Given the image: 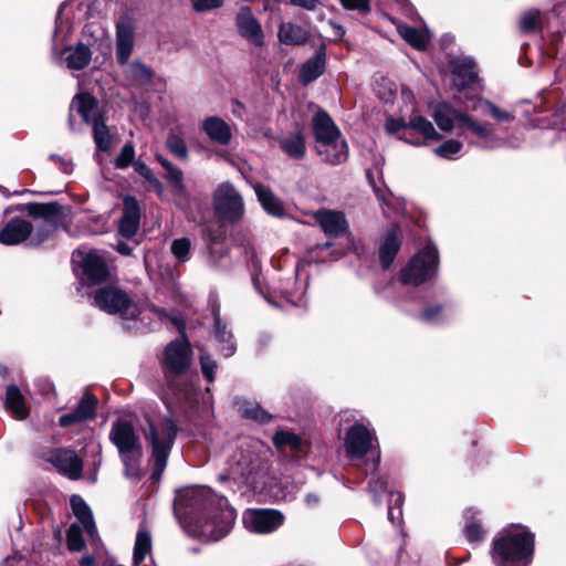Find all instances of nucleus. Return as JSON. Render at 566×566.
Returning a JSON list of instances; mask_svg holds the SVG:
<instances>
[{"label":"nucleus","instance_id":"12","mask_svg":"<svg viewBox=\"0 0 566 566\" xmlns=\"http://www.w3.org/2000/svg\"><path fill=\"white\" fill-rule=\"evenodd\" d=\"M377 437L373 428L363 422H356L346 432L344 447L350 460L363 459L369 452L376 451Z\"/></svg>","mask_w":566,"mask_h":566},{"label":"nucleus","instance_id":"19","mask_svg":"<svg viewBox=\"0 0 566 566\" xmlns=\"http://www.w3.org/2000/svg\"><path fill=\"white\" fill-rule=\"evenodd\" d=\"M430 114L438 127L444 133H451L455 123L462 127V118L468 116V114L455 109L447 103H437L430 105Z\"/></svg>","mask_w":566,"mask_h":566},{"label":"nucleus","instance_id":"9","mask_svg":"<svg viewBox=\"0 0 566 566\" xmlns=\"http://www.w3.org/2000/svg\"><path fill=\"white\" fill-rule=\"evenodd\" d=\"M24 210L30 217L40 219L39 222L33 224L32 234L29 237L31 245H40L55 230L56 222L61 216V206L56 202H31L25 205Z\"/></svg>","mask_w":566,"mask_h":566},{"label":"nucleus","instance_id":"23","mask_svg":"<svg viewBox=\"0 0 566 566\" xmlns=\"http://www.w3.org/2000/svg\"><path fill=\"white\" fill-rule=\"evenodd\" d=\"M139 220L140 210L138 201L132 196H126L124 198L123 216L118 226L119 233L127 239L133 238L139 228Z\"/></svg>","mask_w":566,"mask_h":566},{"label":"nucleus","instance_id":"27","mask_svg":"<svg viewBox=\"0 0 566 566\" xmlns=\"http://www.w3.org/2000/svg\"><path fill=\"white\" fill-rule=\"evenodd\" d=\"M201 129L213 143L226 146L231 142L232 130L230 125L218 116L207 117L201 124Z\"/></svg>","mask_w":566,"mask_h":566},{"label":"nucleus","instance_id":"47","mask_svg":"<svg viewBox=\"0 0 566 566\" xmlns=\"http://www.w3.org/2000/svg\"><path fill=\"white\" fill-rule=\"evenodd\" d=\"M166 147L176 158L181 160H186L188 158L186 142L179 134L170 132L166 139Z\"/></svg>","mask_w":566,"mask_h":566},{"label":"nucleus","instance_id":"61","mask_svg":"<svg viewBox=\"0 0 566 566\" xmlns=\"http://www.w3.org/2000/svg\"><path fill=\"white\" fill-rule=\"evenodd\" d=\"M387 490V481L384 478H378L369 483V491L374 494L376 503L380 502V494Z\"/></svg>","mask_w":566,"mask_h":566},{"label":"nucleus","instance_id":"63","mask_svg":"<svg viewBox=\"0 0 566 566\" xmlns=\"http://www.w3.org/2000/svg\"><path fill=\"white\" fill-rule=\"evenodd\" d=\"M554 124L559 125L562 129L566 130V107L555 114Z\"/></svg>","mask_w":566,"mask_h":566},{"label":"nucleus","instance_id":"15","mask_svg":"<svg viewBox=\"0 0 566 566\" xmlns=\"http://www.w3.org/2000/svg\"><path fill=\"white\" fill-rule=\"evenodd\" d=\"M135 43V21L130 13L122 14L116 21V60L127 65Z\"/></svg>","mask_w":566,"mask_h":566},{"label":"nucleus","instance_id":"18","mask_svg":"<svg viewBox=\"0 0 566 566\" xmlns=\"http://www.w3.org/2000/svg\"><path fill=\"white\" fill-rule=\"evenodd\" d=\"M33 223L22 218H13L0 229V243L18 245L31 237Z\"/></svg>","mask_w":566,"mask_h":566},{"label":"nucleus","instance_id":"51","mask_svg":"<svg viewBox=\"0 0 566 566\" xmlns=\"http://www.w3.org/2000/svg\"><path fill=\"white\" fill-rule=\"evenodd\" d=\"M405 496L400 492H391L389 500V510H388V520L392 524H399L401 521L402 512L401 505L403 503Z\"/></svg>","mask_w":566,"mask_h":566},{"label":"nucleus","instance_id":"40","mask_svg":"<svg viewBox=\"0 0 566 566\" xmlns=\"http://www.w3.org/2000/svg\"><path fill=\"white\" fill-rule=\"evenodd\" d=\"M407 129L409 133L412 130L420 134L424 139L439 140L441 138L433 124L421 115L412 116L407 123Z\"/></svg>","mask_w":566,"mask_h":566},{"label":"nucleus","instance_id":"60","mask_svg":"<svg viewBox=\"0 0 566 566\" xmlns=\"http://www.w3.org/2000/svg\"><path fill=\"white\" fill-rule=\"evenodd\" d=\"M196 11H209L222 6L223 0H191Z\"/></svg>","mask_w":566,"mask_h":566},{"label":"nucleus","instance_id":"46","mask_svg":"<svg viewBox=\"0 0 566 566\" xmlns=\"http://www.w3.org/2000/svg\"><path fill=\"white\" fill-rule=\"evenodd\" d=\"M93 137L98 150L107 151L111 149L112 139L105 123L101 120H95L93 124Z\"/></svg>","mask_w":566,"mask_h":566},{"label":"nucleus","instance_id":"36","mask_svg":"<svg viewBox=\"0 0 566 566\" xmlns=\"http://www.w3.org/2000/svg\"><path fill=\"white\" fill-rule=\"evenodd\" d=\"M325 69V53L322 49L315 56L308 59L301 67L300 80L307 85L321 76Z\"/></svg>","mask_w":566,"mask_h":566},{"label":"nucleus","instance_id":"57","mask_svg":"<svg viewBox=\"0 0 566 566\" xmlns=\"http://www.w3.org/2000/svg\"><path fill=\"white\" fill-rule=\"evenodd\" d=\"M201 371L209 382L214 380V371L217 369V363L207 353H201L200 357Z\"/></svg>","mask_w":566,"mask_h":566},{"label":"nucleus","instance_id":"43","mask_svg":"<svg viewBox=\"0 0 566 566\" xmlns=\"http://www.w3.org/2000/svg\"><path fill=\"white\" fill-rule=\"evenodd\" d=\"M273 443L280 450L290 448L292 451H301L303 446V441L297 434L284 430L275 432Z\"/></svg>","mask_w":566,"mask_h":566},{"label":"nucleus","instance_id":"37","mask_svg":"<svg viewBox=\"0 0 566 566\" xmlns=\"http://www.w3.org/2000/svg\"><path fill=\"white\" fill-rule=\"evenodd\" d=\"M151 551V535L145 522L139 525L135 546L133 560L135 565L142 564L147 554Z\"/></svg>","mask_w":566,"mask_h":566},{"label":"nucleus","instance_id":"30","mask_svg":"<svg viewBox=\"0 0 566 566\" xmlns=\"http://www.w3.org/2000/svg\"><path fill=\"white\" fill-rule=\"evenodd\" d=\"M397 31H398L399 35L408 44H410L416 50H420V51L427 49V46L430 42V39H431V34L426 27L419 29V28L410 27L406 23L399 22V23H397Z\"/></svg>","mask_w":566,"mask_h":566},{"label":"nucleus","instance_id":"50","mask_svg":"<svg viewBox=\"0 0 566 566\" xmlns=\"http://www.w3.org/2000/svg\"><path fill=\"white\" fill-rule=\"evenodd\" d=\"M134 167L136 172L140 175L143 178H145L158 195H161L164 192L163 184L145 163L135 161Z\"/></svg>","mask_w":566,"mask_h":566},{"label":"nucleus","instance_id":"16","mask_svg":"<svg viewBox=\"0 0 566 566\" xmlns=\"http://www.w3.org/2000/svg\"><path fill=\"white\" fill-rule=\"evenodd\" d=\"M97 403V398L88 391H85L77 402L76 408L59 418V424L62 428H67L87 420H93L96 417Z\"/></svg>","mask_w":566,"mask_h":566},{"label":"nucleus","instance_id":"38","mask_svg":"<svg viewBox=\"0 0 566 566\" xmlns=\"http://www.w3.org/2000/svg\"><path fill=\"white\" fill-rule=\"evenodd\" d=\"M6 405L17 419L23 420L28 417V408L24 403L23 396L17 386H8Z\"/></svg>","mask_w":566,"mask_h":566},{"label":"nucleus","instance_id":"56","mask_svg":"<svg viewBox=\"0 0 566 566\" xmlns=\"http://www.w3.org/2000/svg\"><path fill=\"white\" fill-rule=\"evenodd\" d=\"M443 307L440 304H433L424 307L419 314V318L426 323H438L442 319Z\"/></svg>","mask_w":566,"mask_h":566},{"label":"nucleus","instance_id":"52","mask_svg":"<svg viewBox=\"0 0 566 566\" xmlns=\"http://www.w3.org/2000/svg\"><path fill=\"white\" fill-rule=\"evenodd\" d=\"M171 253L179 262H186L190 258L191 242L187 238L176 239L171 243Z\"/></svg>","mask_w":566,"mask_h":566},{"label":"nucleus","instance_id":"26","mask_svg":"<svg viewBox=\"0 0 566 566\" xmlns=\"http://www.w3.org/2000/svg\"><path fill=\"white\" fill-rule=\"evenodd\" d=\"M252 282L256 292L262 295L270 304L276 306L277 303L274 301V297L279 295L293 305L298 304V301L294 298V295L289 287L270 286L261 272H255L253 274Z\"/></svg>","mask_w":566,"mask_h":566},{"label":"nucleus","instance_id":"4","mask_svg":"<svg viewBox=\"0 0 566 566\" xmlns=\"http://www.w3.org/2000/svg\"><path fill=\"white\" fill-rule=\"evenodd\" d=\"M318 156L329 165H340L348 158V146L327 112L318 109L312 118Z\"/></svg>","mask_w":566,"mask_h":566},{"label":"nucleus","instance_id":"14","mask_svg":"<svg viewBox=\"0 0 566 566\" xmlns=\"http://www.w3.org/2000/svg\"><path fill=\"white\" fill-rule=\"evenodd\" d=\"M245 528L255 534H269L284 523V515L274 509H249L242 516Z\"/></svg>","mask_w":566,"mask_h":566},{"label":"nucleus","instance_id":"45","mask_svg":"<svg viewBox=\"0 0 566 566\" xmlns=\"http://www.w3.org/2000/svg\"><path fill=\"white\" fill-rule=\"evenodd\" d=\"M125 73L129 78L139 84H147L153 77L150 69L138 61H134L127 65Z\"/></svg>","mask_w":566,"mask_h":566},{"label":"nucleus","instance_id":"24","mask_svg":"<svg viewBox=\"0 0 566 566\" xmlns=\"http://www.w3.org/2000/svg\"><path fill=\"white\" fill-rule=\"evenodd\" d=\"M52 464L72 480L81 478L83 461L72 450H57L51 457Z\"/></svg>","mask_w":566,"mask_h":566},{"label":"nucleus","instance_id":"17","mask_svg":"<svg viewBox=\"0 0 566 566\" xmlns=\"http://www.w3.org/2000/svg\"><path fill=\"white\" fill-rule=\"evenodd\" d=\"M463 128H467L478 138V145L482 148L494 149L504 145L503 138L499 137L494 125L490 123L479 122L474 117L468 115L463 117Z\"/></svg>","mask_w":566,"mask_h":566},{"label":"nucleus","instance_id":"22","mask_svg":"<svg viewBox=\"0 0 566 566\" xmlns=\"http://www.w3.org/2000/svg\"><path fill=\"white\" fill-rule=\"evenodd\" d=\"M213 315V337L218 345V349L222 356L226 358L231 357L235 350L237 345L233 339V335L231 331L228 328L227 324L222 321L220 316L219 308L213 306L212 308Z\"/></svg>","mask_w":566,"mask_h":566},{"label":"nucleus","instance_id":"62","mask_svg":"<svg viewBox=\"0 0 566 566\" xmlns=\"http://www.w3.org/2000/svg\"><path fill=\"white\" fill-rule=\"evenodd\" d=\"M291 3L306 10H315L318 4V0H291Z\"/></svg>","mask_w":566,"mask_h":566},{"label":"nucleus","instance_id":"55","mask_svg":"<svg viewBox=\"0 0 566 566\" xmlns=\"http://www.w3.org/2000/svg\"><path fill=\"white\" fill-rule=\"evenodd\" d=\"M538 21H539V12L538 11H536V10L526 11L520 18V29L525 33L533 32L537 28Z\"/></svg>","mask_w":566,"mask_h":566},{"label":"nucleus","instance_id":"5","mask_svg":"<svg viewBox=\"0 0 566 566\" xmlns=\"http://www.w3.org/2000/svg\"><path fill=\"white\" fill-rule=\"evenodd\" d=\"M109 440L117 448L119 459L124 465L125 476L132 480L139 479L144 450L134 426L126 420L113 422L109 430Z\"/></svg>","mask_w":566,"mask_h":566},{"label":"nucleus","instance_id":"28","mask_svg":"<svg viewBox=\"0 0 566 566\" xmlns=\"http://www.w3.org/2000/svg\"><path fill=\"white\" fill-rule=\"evenodd\" d=\"M279 146L281 150L292 159H303L306 151L305 138L302 128L298 126L294 132L282 135L279 138Z\"/></svg>","mask_w":566,"mask_h":566},{"label":"nucleus","instance_id":"35","mask_svg":"<svg viewBox=\"0 0 566 566\" xmlns=\"http://www.w3.org/2000/svg\"><path fill=\"white\" fill-rule=\"evenodd\" d=\"M72 107L77 111L84 122L94 124L101 120L96 99L90 94H80L73 102Z\"/></svg>","mask_w":566,"mask_h":566},{"label":"nucleus","instance_id":"20","mask_svg":"<svg viewBox=\"0 0 566 566\" xmlns=\"http://www.w3.org/2000/svg\"><path fill=\"white\" fill-rule=\"evenodd\" d=\"M237 27L241 36L255 46L264 43V34L259 21L253 17L249 8H242L237 14Z\"/></svg>","mask_w":566,"mask_h":566},{"label":"nucleus","instance_id":"54","mask_svg":"<svg viewBox=\"0 0 566 566\" xmlns=\"http://www.w3.org/2000/svg\"><path fill=\"white\" fill-rule=\"evenodd\" d=\"M135 147L133 143H126L115 159V167L119 169L127 168L134 163Z\"/></svg>","mask_w":566,"mask_h":566},{"label":"nucleus","instance_id":"25","mask_svg":"<svg viewBox=\"0 0 566 566\" xmlns=\"http://www.w3.org/2000/svg\"><path fill=\"white\" fill-rule=\"evenodd\" d=\"M401 245V232L396 226L390 227L379 245V259L384 269H388Z\"/></svg>","mask_w":566,"mask_h":566},{"label":"nucleus","instance_id":"39","mask_svg":"<svg viewBox=\"0 0 566 566\" xmlns=\"http://www.w3.org/2000/svg\"><path fill=\"white\" fill-rule=\"evenodd\" d=\"M67 6L66 2H62L59 7L56 19H55V29L53 32V53L54 55L57 54V45L62 44L67 36L72 32V25L70 24L69 20L63 18V10Z\"/></svg>","mask_w":566,"mask_h":566},{"label":"nucleus","instance_id":"59","mask_svg":"<svg viewBox=\"0 0 566 566\" xmlns=\"http://www.w3.org/2000/svg\"><path fill=\"white\" fill-rule=\"evenodd\" d=\"M166 172L167 179L171 181L177 189H185V185L182 182V171L177 166L172 165L170 168L166 170Z\"/></svg>","mask_w":566,"mask_h":566},{"label":"nucleus","instance_id":"53","mask_svg":"<svg viewBox=\"0 0 566 566\" xmlns=\"http://www.w3.org/2000/svg\"><path fill=\"white\" fill-rule=\"evenodd\" d=\"M67 547L72 552H80L84 547L82 526L71 524L66 531Z\"/></svg>","mask_w":566,"mask_h":566},{"label":"nucleus","instance_id":"3","mask_svg":"<svg viewBox=\"0 0 566 566\" xmlns=\"http://www.w3.org/2000/svg\"><path fill=\"white\" fill-rule=\"evenodd\" d=\"M534 555V535L523 526L502 530L492 541L490 556L495 566H530Z\"/></svg>","mask_w":566,"mask_h":566},{"label":"nucleus","instance_id":"41","mask_svg":"<svg viewBox=\"0 0 566 566\" xmlns=\"http://www.w3.org/2000/svg\"><path fill=\"white\" fill-rule=\"evenodd\" d=\"M482 109L483 114L490 115L497 124H511L515 120V115L512 112L502 109L494 103L488 99H479L474 109Z\"/></svg>","mask_w":566,"mask_h":566},{"label":"nucleus","instance_id":"33","mask_svg":"<svg viewBox=\"0 0 566 566\" xmlns=\"http://www.w3.org/2000/svg\"><path fill=\"white\" fill-rule=\"evenodd\" d=\"M252 187L255 191L259 202L269 214L274 217H282L284 214V207L281 200L269 187L260 182L254 184Z\"/></svg>","mask_w":566,"mask_h":566},{"label":"nucleus","instance_id":"7","mask_svg":"<svg viewBox=\"0 0 566 566\" xmlns=\"http://www.w3.org/2000/svg\"><path fill=\"white\" fill-rule=\"evenodd\" d=\"M438 269V249L428 243L401 269L399 280L403 285L418 286L433 279Z\"/></svg>","mask_w":566,"mask_h":566},{"label":"nucleus","instance_id":"6","mask_svg":"<svg viewBox=\"0 0 566 566\" xmlns=\"http://www.w3.org/2000/svg\"><path fill=\"white\" fill-rule=\"evenodd\" d=\"M179 430L172 418H164L159 422L147 421L144 436L150 449V462L154 463L151 478L159 480L164 473L171 448Z\"/></svg>","mask_w":566,"mask_h":566},{"label":"nucleus","instance_id":"34","mask_svg":"<svg viewBox=\"0 0 566 566\" xmlns=\"http://www.w3.org/2000/svg\"><path fill=\"white\" fill-rule=\"evenodd\" d=\"M308 31L301 25L283 22L279 27L277 38L285 45H302L308 40Z\"/></svg>","mask_w":566,"mask_h":566},{"label":"nucleus","instance_id":"49","mask_svg":"<svg viewBox=\"0 0 566 566\" xmlns=\"http://www.w3.org/2000/svg\"><path fill=\"white\" fill-rule=\"evenodd\" d=\"M463 144L458 139H448L433 149V153L443 159L454 160L458 158Z\"/></svg>","mask_w":566,"mask_h":566},{"label":"nucleus","instance_id":"31","mask_svg":"<svg viewBox=\"0 0 566 566\" xmlns=\"http://www.w3.org/2000/svg\"><path fill=\"white\" fill-rule=\"evenodd\" d=\"M70 503L72 511L81 523L82 527L92 538H94L97 531L90 506L86 504L82 496L76 494L71 496Z\"/></svg>","mask_w":566,"mask_h":566},{"label":"nucleus","instance_id":"21","mask_svg":"<svg viewBox=\"0 0 566 566\" xmlns=\"http://www.w3.org/2000/svg\"><path fill=\"white\" fill-rule=\"evenodd\" d=\"M314 218L328 237L337 238L347 230L345 214L340 211L319 209L315 212Z\"/></svg>","mask_w":566,"mask_h":566},{"label":"nucleus","instance_id":"42","mask_svg":"<svg viewBox=\"0 0 566 566\" xmlns=\"http://www.w3.org/2000/svg\"><path fill=\"white\" fill-rule=\"evenodd\" d=\"M476 514L478 512L473 509H468L464 513V534L470 543H478L484 537V530L479 520L475 517Z\"/></svg>","mask_w":566,"mask_h":566},{"label":"nucleus","instance_id":"32","mask_svg":"<svg viewBox=\"0 0 566 566\" xmlns=\"http://www.w3.org/2000/svg\"><path fill=\"white\" fill-rule=\"evenodd\" d=\"M64 57H60L70 70H83L92 60L91 49L83 44L77 43L74 48L64 50Z\"/></svg>","mask_w":566,"mask_h":566},{"label":"nucleus","instance_id":"13","mask_svg":"<svg viewBox=\"0 0 566 566\" xmlns=\"http://www.w3.org/2000/svg\"><path fill=\"white\" fill-rule=\"evenodd\" d=\"M213 206L219 218L232 223L241 220L244 214L242 197L230 182H223L217 188Z\"/></svg>","mask_w":566,"mask_h":566},{"label":"nucleus","instance_id":"11","mask_svg":"<svg viewBox=\"0 0 566 566\" xmlns=\"http://www.w3.org/2000/svg\"><path fill=\"white\" fill-rule=\"evenodd\" d=\"M260 448L261 446L259 441H241L229 457V472H231L233 476L249 480L260 467Z\"/></svg>","mask_w":566,"mask_h":566},{"label":"nucleus","instance_id":"58","mask_svg":"<svg viewBox=\"0 0 566 566\" xmlns=\"http://www.w3.org/2000/svg\"><path fill=\"white\" fill-rule=\"evenodd\" d=\"M339 2L346 10H356L361 13H367L370 10L369 0H339Z\"/></svg>","mask_w":566,"mask_h":566},{"label":"nucleus","instance_id":"29","mask_svg":"<svg viewBox=\"0 0 566 566\" xmlns=\"http://www.w3.org/2000/svg\"><path fill=\"white\" fill-rule=\"evenodd\" d=\"M453 82L458 86H469L476 80L475 63L471 57H458L452 60Z\"/></svg>","mask_w":566,"mask_h":566},{"label":"nucleus","instance_id":"2","mask_svg":"<svg viewBox=\"0 0 566 566\" xmlns=\"http://www.w3.org/2000/svg\"><path fill=\"white\" fill-rule=\"evenodd\" d=\"M192 352L186 339H176L170 342L163 357V370L167 384L165 403L169 406L172 402L192 406L196 401L197 388L187 379V370L190 367Z\"/></svg>","mask_w":566,"mask_h":566},{"label":"nucleus","instance_id":"44","mask_svg":"<svg viewBox=\"0 0 566 566\" xmlns=\"http://www.w3.org/2000/svg\"><path fill=\"white\" fill-rule=\"evenodd\" d=\"M241 415L260 423H266L272 419V416L264 410L259 403L252 401H244L240 406Z\"/></svg>","mask_w":566,"mask_h":566},{"label":"nucleus","instance_id":"48","mask_svg":"<svg viewBox=\"0 0 566 566\" xmlns=\"http://www.w3.org/2000/svg\"><path fill=\"white\" fill-rule=\"evenodd\" d=\"M399 130H403L400 139L405 140L408 144H411L413 146H422L424 145L423 142L420 139H412L409 137V129H407V123H405L402 119H396V118H389L386 122V132L389 135L396 134Z\"/></svg>","mask_w":566,"mask_h":566},{"label":"nucleus","instance_id":"8","mask_svg":"<svg viewBox=\"0 0 566 566\" xmlns=\"http://www.w3.org/2000/svg\"><path fill=\"white\" fill-rule=\"evenodd\" d=\"M94 305L108 314L119 315L123 319H135L142 313L139 305L127 292L112 285L95 291Z\"/></svg>","mask_w":566,"mask_h":566},{"label":"nucleus","instance_id":"10","mask_svg":"<svg viewBox=\"0 0 566 566\" xmlns=\"http://www.w3.org/2000/svg\"><path fill=\"white\" fill-rule=\"evenodd\" d=\"M72 261L80 271L81 280L87 284H99L108 280L111 273L103 254L96 250H76Z\"/></svg>","mask_w":566,"mask_h":566},{"label":"nucleus","instance_id":"1","mask_svg":"<svg viewBox=\"0 0 566 566\" xmlns=\"http://www.w3.org/2000/svg\"><path fill=\"white\" fill-rule=\"evenodd\" d=\"M182 516L188 532L205 542H217L231 530L235 513L224 496L200 486L181 495L175 511Z\"/></svg>","mask_w":566,"mask_h":566},{"label":"nucleus","instance_id":"64","mask_svg":"<svg viewBox=\"0 0 566 566\" xmlns=\"http://www.w3.org/2000/svg\"><path fill=\"white\" fill-rule=\"evenodd\" d=\"M52 159L60 164L63 172H65V174H71L72 172L73 165L70 161H67V160H65V159H63V158H61L59 156H52Z\"/></svg>","mask_w":566,"mask_h":566}]
</instances>
